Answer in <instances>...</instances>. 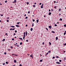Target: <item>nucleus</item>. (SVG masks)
Segmentation results:
<instances>
[{
  "label": "nucleus",
  "mask_w": 66,
  "mask_h": 66,
  "mask_svg": "<svg viewBox=\"0 0 66 66\" xmlns=\"http://www.w3.org/2000/svg\"><path fill=\"white\" fill-rule=\"evenodd\" d=\"M59 11H61V9H59Z\"/></svg>",
  "instance_id": "obj_16"
},
{
  "label": "nucleus",
  "mask_w": 66,
  "mask_h": 66,
  "mask_svg": "<svg viewBox=\"0 0 66 66\" xmlns=\"http://www.w3.org/2000/svg\"><path fill=\"white\" fill-rule=\"evenodd\" d=\"M5 3H6V2H7V1H6L5 2Z\"/></svg>",
  "instance_id": "obj_46"
},
{
  "label": "nucleus",
  "mask_w": 66,
  "mask_h": 66,
  "mask_svg": "<svg viewBox=\"0 0 66 66\" xmlns=\"http://www.w3.org/2000/svg\"><path fill=\"white\" fill-rule=\"evenodd\" d=\"M7 22H9V20H7Z\"/></svg>",
  "instance_id": "obj_41"
},
{
  "label": "nucleus",
  "mask_w": 66,
  "mask_h": 66,
  "mask_svg": "<svg viewBox=\"0 0 66 66\" xmlns=\"http://www.w3.org/2000/svg\"><path fill=\"white\" fill-rule=\"evenodd\" d=\"M17 47H19V45H17Z\"/></svg>",
  "instance_id": "obj_56"
},
{
  "label": "nucleus",
  "mask_w": 66,
  "mask_h": 66,
  "mask_svg": "<svg viewBox=\"0 0 66 66\" xmlns=\"http://www.w3.org/2000/svg\"><path fill=\"white\" fill-rule=\"evenodd\" d=\"M3 65H5V63H3Z\"/></svg>",
  "instance_id": "obj_43"
},
{
  "label": "nucleus",
  "mask_w": 66,
  "mask_h": 66,
  "mask_svg": "<svg viewBox=\"0 0 66 66\" xmlns=\"http://www.w3.org/2000/svg\"><path fill=\"white\" fill-rule=\"evenodd\" d=\"M37 23H38V20H36Z\"/></svg>",
  "instance_id": "obj_11"
},
{
  "label": "nucleus",
  "mask_w": 66,
  "mask_h": 66,
  "mask_svg": "<svg viewBox=\"0 0 66 66\" xmlns=\"http://www.w3.org/2000/svg\"><path fill=\"white\" fill-rule=\"evenodd\" d=\"M27 26H28V25L26 24V27H27Z\"/></svg>",
  "instance_id": "obj_55"
},
{
  "label": "nucleus",
  "mask_w": 66,
  "mask_h": 66,
  "mask_svg": "<svg viewBox=\"0 0 66 66\" xmlns=\"http://www.w3.org/2000/svg\"><path fill=\"white\" fill-rule=\"evenodd\" d=\"M5 40V39H4L2 40V42H4Z\"/></svg>",
  "instance_id": "obj_12"
},
{
  "label": "nucleus",
  "mask_w": 66,
  "mask_h": 66,
  "mask_svg": "<svg viewBox=\"0 0 66 66\" xmlns=\"http://www.w3.org/2000/svg\"><path fill=\"white\" fill-rule=\"evenodd\" d=\"M15 30V28H13L12 29V30Z\"/></svg>",
  "instance_id": "obj_34"
},
{
  "label": "nucleus",
  "mask_w": 66,
  "mask_h": 66,
  "mask_svg": "<svg viewBox=\"0 0 66 66\" xmlns=\"http://www.w3.org/2000/svg\"><path fill=\"white\" fill-rule=\"evenodd\" d=\"M15 33H16V32H17V30H15Z\"/></svg>",
  "instance_id": "obj_50"
},
{
  "label": "nucleus",
  "mask_w": 66,
  "mask_h": 66,
  "mask_svg": "<svg viewBox=\"0 0 66 66\" xmlns=\"http://www.w3.org/2000/svg\"><path fill=\"white\" fill-rule=\"evenodd\" d=\"M19 39H20L21 40H23L22 39V38H19Z\"/></svg>",
  "instance_id": "obj_5"
},
{
  "label": "nucleus",
  "mask_w": 66,
  "mask_h": 66,
  "mask_svg": "<svg viewBox=\"0 0 66 66\" xmlns=\"http://www.w3.org/2000/svg\"><path fill=\"white\" fill-rule=\"evenodd\" d=\"M54 3H56V2L55 1H54Z\"/></svg>",
  "instance_id": "obj_53"
},
{
  "label": "nucleus",
  "mask_w": 66,
  "mask_h": 66,
  "mask_svg": "<svg viewBox=\"0 0 66 66\" xmlns=\"http://www.w3.org/2000/svg\"><path fill=\"white\" fill-rule=\"evenodd\" d=\"M56 63L57 64H61V63H60V62H56Z\"/></svg>",
  "instance_id": "obj_7"
},
{
  "label": "nucleus",
  "mask_w": 66,
  "mask_h": 66,
  "mask_svg": "<svg viewBox=\"0 0 66 66\" xmlns=\"http://www.w3.org/2000/svg\"><path fill=\"white\" fill-rule=\"evenodd\" d=\"M14 35H16V34L15 33H14Z\"/></svg>",
  "instance_id": "obj_54"
},
{
  "label": "nucleus",
  "mask_w": 66,
  "mask_h": 66,
  "mask_svg": "<svg viewBox=\"0 0 66 66\" xmlns=\"http://www.w3.org/2000/svg\"><path fill=\"white\" fill-rule=\"evenodd\" d=\"M59 62H62V60H59Z\"/></svg>",
  "instance_id": "obj_26"
},
{
  "label": "nucleus",
  "mask_w": 66,
  "mask_h": 66,
  "mask_svg": "<svg viewBox=\"0 0 66 66\" xmlns=\"http://www.w3.org/2000/svg\"><path fill=\"white\" fill-rule=\"evenodd\" d=\"M46 29L47 31H48V28H46Z\"/></svg>",
  "instance_id": "obj_29"
},
{
  "label": "nucleus",
  "mask_w": 66,
  "mask_h": 66,
  "mask_svg": "<svg viewBox=\"0 0 66 66\" xmlns=\"http://www.w3.org/2000/svg\"><path fill=\"white\" fill-rule=\"evenodd\" d=\"M22 42H21L20 43V45H22Z\"/></svg>",
  "instance_id": "obj_19"
},
{
  "label": "nucleus",
  "mask_w": 66,
  "mask_h": 66,
  "mask_svg": "<svg viewBox=\"0 0 66 66\" xmlns=\"http://www.w3.org/2000/svg\"><path fill=\"white\" fill-rule=\"evenodd\" d=\"M10 27L11 28H15V26H11Z\"/></svg>",
  "instance_id": "obj_6"
},
{
  "label": "nucleus",
  "mask_w": 66,
  "mask_h": 66,
  "mask_svg": "<svg viewBox=\"0 0 66 66\" xmlns=\"http://www.w3.org/2000/svg\"><path fill=\"white\" fill-rule=\"evenodd\" d=\"M16 2V0H14V1L13 2V3H15Z\"/></svg>",
  "instance_id": "obj_4"
},
{
  "label": "nucleus",
  "mask_w": 66,
  "mask_h": 66,
  "mask_svg": "<svg viewBox=\"0 0 66 66\" xmlns=\"http://www.w3.org/2000/svg\"><path fill=\"white\" fill-rule=\"evenodd\" d=\"M51 12H50L49 13V14H48L49 15H51Z\"/></svg>",
  "instance_id": "obj_9"
},
{
  "label": "nucleus",
  "mask_w": 66,
  "mask_h": 66,
  "mask_svg": "<svg viewBox=\"0 0 66 66\" xmlns=\"http://www.w3.org/2000/svg\"><path fill=\"white\" fill-rule=\"evenodd\" d=\"M27 4H29V2H27Z\"/></svg>",
  "instance_id": "obj_22"
},
{
  "label": "nucleus",
  "mask_w": 66,
  "mask_h": 66,
  "mask_svg": "<svg viewBox=\"0 0 66 66\" xmlns=\"http://www.w3.org/2000/svg\"><path fill=\"white\" fill-rule=\"evenodd\" d=\"M56 58H59V56H56Z\"/></svg>",
  "instance_id": "obj_36"
},
{
  "label": "nucleus",
  "mask_w": 66,
  "mask_h": 66,
  "mask_svg": "<svg viewBox=\"0 0 66 66\" xmlns=\"http://www.w3.org/2000/svg\"><path fill=\"white\" fill-rule=\"evenodd\" d=\"M10 30H12V28L10 29Z\"/></svg>",
  "instance_id": "obj_63"
},
{
  "label": "nucleus",
  "mask_w": 66,
  "mask_h": 66,
  "mask_svg": "<svg viewBox=\"0 0 66 66\" xmlns=\"http://www.w3.org/2000/svg\"><path fill=\"white\" fill-rule=\"evenodd\" d=\"M6 64H8V63L7 62H6Z\"/></svg>",
  "instance_id": "obj_42"
},
{
  "label": "nucleus",
  "mask_w": 66,
  "mask_h": 66,
  "mask_svg": "<svg viewBox=\"0 0 66 66\" xmlns=\"http://www.w3.org/2000/svg\"><path fill=\"white\" fill-rule=\"evenodd\" d=\"M53 11V9H51V11H52H52Z\"/></svg>",
  "instance_id": "obj_35"
},
{
  "label": "nucleus",
  "mask_w": 66,
  "mask_h": 66,
  "mask_svg": "<svg viewBox=\"0 0 66 66\" xmlns=\"http://www.w3.org/2000/svg\"><path fill=\"white\" fill-rule=\"evenodd\" d=\"M25 35H24L23 36V38L24 40V38H25Z\"/></svg>",
  "instance_id": "obj_3"
},
{
  "label": "nucleus",
  "mask_w": 66,
  "mask_h": 66,
  "mask_svg": "<svg viewBox=\"0 0 66 66\" xmlns=\"http://www.w3.org/2000/svg\"><path fill=\"white\" fill-rule=\"evenodd\" d=\"M64 27H66V24H65L64 25Z\"/></svg>",
  "instance_id": "obj_23"
},
{
  "label": "nucleus",
  "mask_w": 66,
  "mask_h": 66,
  "mask_svg": "<svg viewBox=\"0 0 66 66\" xmlns=\"http://www.w3.org/2000/svg\"><path fill=\"white\" fill-rule=\"evenodd\" d=\"M65 34H66V33H65L64 32V35H65Z\"/></svg>",
  "instance_id": "obj_38"
},
{
  "label": "nucleus",
  "mask_w": 66,
  "mask_h": 66,
  "mask_svg": "<svg viewBox=\"0 0 66 66\" xmlns=\"http://www.w3.org/2000/svg\"><path fill=\"white\" fill-rule=\"evenodd\" d=\"M20 27V26H19V25H17V27Z\"/></svg>",
  "instance_id": "obj_15"
},
{
  "label": "nucleus",
  "mask_w": 66,
  "mask_h": 66,
  "mask_svg": "<svg viewBox=\"0 0 66 66\" xmlns=\"http://www.w3.org/2000/svg\"><path fill=\"white\" fill-rule=\"evenodd\" d=\"M4 54H6V52H5L4 53Z\"/></svg>",
  "instance_id": "obj_32"
},
{
  "label": "nucleus",
  "mask_w": 66,
  "mask_h": 66,
  "mask_svg": "<svg viewBox=\"0 0 66 66\" xmlns=\"http://www.w3.org/2000/svg\"><path fill=\"white\" fill-rule=\"evenodd\" d=\"M26 36H27V34H28V32H27V31H26Z\"/></svg>",
  "instance_id": "obj_8"
},
{
  "label": "nucleus",
  "mask_w": 66,
  "mask_h": 66,
  "mask_svg": "<svg viewBox=\"0 0 66 66\" xmlns=\"http://www.w3.org/2000/svg\"><path fill=\"white\" fill-rule=\"evenodd\" d=\"M20 66H22V65L21 64H20Z\"/></svg>",
  "instance_id": "obj_51"
},
{
  "label": "nucleus",
  "mask_w": 66,
  "mask_h": 66,
  "mask_svg": "<svg viewBox=\"0 0 66 66\" xmlns=\"http://www.w3.org/2000/svg\"><path fill=\"white\" fill-rule=\"evenodd\" d=\"M49 43H50V45H51V43H50V42H49Z\"/></svg>",
  "instance_id": "obj_27"
},
{
  "label": "nucleus",
  "mask_w": 66,
  "mask_h": 66,
  "mask_svg": "<svg viewBox=\"0 0 66 66\" xmlns=\"http://www.w3.org/2000/svg\"><path fill=\"white\" fill-rule=\"evenodd\" d=\"M53 59H55V57H53Z\"/></svg>",
  "instance_id": "obj_45"
},
{
  "label": "nucleus",
  "mask_w": 66,
  "mask_h": 66,
  "mask_svg": "<svg viewBox=\"0 0 66 66\" xmlns=\"http://www.w3.org/2000/svg\"><path fill=\"white\" fill-rule=\"evenodd\" d=\"M20 23V22H17V24H19Z\"/></svg>",
  "instance_id": "obj_13"
},
{
  "label": "nucleus",
  "mask_w": 66,
  "mask_h": 66,
  "mask_svg": "<svg viewBox=\"0 0 66 66\" xmlns=\"http://www.w3.org/2000/svg\"><path fill=\"white\" fill-rule=\"evenodd\" d=\"M64 45H65V46H66V43H65V44H64Z\"/></svg>",
  "instance_id": "obj_64"
},
{
  "label": "nucleus",
  "mask_w": 66,
  "mask_h": 66,
  "mask_svg": "<svg viewBox=\"0 0 66 66\" xmlns=\"http://www.w3.org/2000/svg\"><path fill=\"white\" fill-rule=\"evenodd\" d=\"M30 30L31 31H32L33 30V28H31V29H30Z\"/></svg>",
  "instance_id": "obj_14"
},
{
  "label": "nucleus",
  "mask_w": 66,
  "mask_h": 66,
  "mask_svg": "<svg viewBox=\"0 0 66 66\" xmlns=\"http://www.w3.org/2000/svg\"><path fill=\"white\" fill-rule=\"evenodd\" d=\"M51 52V51H48V53H50Z\"/></svg>",
  "instance_id": "obj_39"
},
{
  "label": "nucleus",
  "mask_w": 66,
  "mask_h": 66,
  "mask_svg": "<svg viewBox=\"0 0 66 66\" xmlns=\"http://www.w3.org/2000/svg\"><path fill=\"white\" fill-rule=\"evenodd\" d=\"M54 8H55V9H56V7L55 6V7H54Z\"/></svg>",
  "instance_id": "obj_59"
},
{
  "label": "nucleus",
  "mask_w": 66,
  "mask_h": 66,
  "mask_svg": "<svg viewBox=\"0 0 66 66\" xmlns=\"http://www.w3.org/2000/svg\"><path fill=\"white\" fill-rule=\"evenodd\" d=\"M39 5H41L42 4V3H40L39 4Z\"/></svg>",
  "instance_id": "obj_44"
},
{
  "label": "nucleus",
  "mask_w": 66,
  "mask_h": 66,
  "mask_svg": "<svg viewBox=\"0 0 66 66\" xmlns=\"http://www.w3.org/2000/svg\"><path fill=\"white\" fill-rule=\"evenodd\" d=\"M49 28L50 29H51V28H52V26H49Z\"/></svg>",
  "instance_id": "obj_2"
},
{
  "label": "nucleus",
  "mask_w": 66,
  "mask_h": 66,
  "mask_svg": "<svg viewBox=\"0 0 66 66\" xmlns=\"http://www.w3.org/2000/svg\"><path fill=\"white\" fill-rule=\"evenodd\" d=\"M52 32L53 33H55V32H54L53 31H52Z\"/></svg>",
  "instance_id": "obj_18"
},
{
  "label": "nucleus",
  "mask_w": 66,
  "mask_h": 66,
  "mask_svg": "<svg viewBox=\"0 0 66 66\" xmlns=\"http://www.w3.org/2000/svg\"><path fill=\"white\" fill-rule=\"evenodd\" d=\"M27 18H28V17H26V19H27Z\"/></svg>",
  "instance_id": "obj_47"
},
{
  "label": "nucleus",
  "mask_w": 66,
  "mask_h": 66,
  "mask_svg": "<svg viewBox=\"0 0 66 66\" xmlns=\"http://www.w3.org/2000/svg\"><path fill=\"white\" fill-rule=\"evenodd\" d=\"M33 7H35V5H33Z\"/></svg>",
  "instance_id": "obj_24"
},
{
  "label": "nucleus",
  "mask_w": 66,
  "mask_h": 66,
  "mask_svg": "<svg viewBox=\"0 0 66 66\" xmlns=\"http://www.w3.org/2000/svg\"><path fill=\"white\" fill-rule=\"evenodd\" d=\"M30 11H29L28 12V13H30Z\"/></svg>",
  "instance_id": "obj_52"
},
{
  "label": "nucleus",
  "mask_w": 66,
  "mask_h": 66,
  "mask_svg": "<svg viewBox=\"0 0 66 66\" xmlns=\"http://www.w3.org/2000/svg\"><path fill=\"white\" fill-rule=\"evenodd\" d=\"M34 24V23H33V24H32V27H33V26H34V24Z\"/></svg>",
  "instance_id": "obj_33"
},
{
  "label": "nucleus",
  "mask_w": 66,
  "mask_h": 66,
  "mask_svg": "<svg viewBox=\"0 0 66 66\" xmlns=\"http://www.w3.org/2000/svg\"><path fill=\"white\" fill-rule=\"evenodd\" d=\"M56 40H57L58 39V37H56Z\"/></svg>",
  "instance_id": "obj_10"
},
{
  "label": "nucleus",
  "mask_w": 66,
  "mask_h": 66,
  "mask_svg": "<svg viewBox=\"0 0 66 66\" xmlns=\"http://www.w3.org/2000/svg\"><path fill=\"white\" fill-rule=\"evenodd\" d=\"M60 20H61V21H62V18H60Z\"/></svg>",
  "instance_id": "obj_21"
},
{
  "label": "nucleus",
  "mask_w": 66,
  "mask_h": 66,
  "mask_svg": "<svg viewBox=\"0 0 66 66\" xmlns=\"http://www.w3.org/2000/svg\"><path fill=\"white\" fill-rule=\"evenodd\" d=\"M12 40H14V39L13 38L12 39Z\"/></svg>",
  "instance_id": "obj_40"
},
{
  "label": "nucleus",
  "mask_w": 66,
  "mask_h": 66,
  "mask_svg": "<svg viewBox=\"0 0 66 66\" xmlns=\"http://www.w3.org/2000/svg\"><path fill=\"white\" fill-rule=\"evenodd\" d=\"M49 12H50L51 11L50 10H49Z\"/></svg>",
  "instance_id": "obj_61"
},
{
  "label": "nucleus",
  "mask_w": 66,
  "mask_h": 66,
  "mask_svg": "<svg viewBox=\"0 0 66 66\" xmlns=\"http://www.w3.org/2000/svg\"><path fill=\"white\" fill-rule=\"evenodd\" d=\"M35 21V20L34 19H33V22H34V21Z\"/></svg>",
  "instance_id": "obj_31"
},
{
  "label": "nucleus",
  "mask_w": 66,
  "mask_h": 66,
  "mask_svg": "<svg viewBox=\"0 0 66 66\" xmlns=\"http://www.w3.org/2000/svg\"><path fill=\"white\" fill-rule=\"evenodd\" d=\"M10 48H11V49H12L13 48V46H10Z\"/></svg>",
  "instance_id": "obj_25"
},
{
  "label": "nucleus",
  "mask_w": 66,
  "mask_h": 66,
  "mask_svg": "<svg viewBox=\"0 0 66 66\" xmlns=\"http://www.w3.org/2000/svg\"><path fill=\"white\" fill-rule=\"evenodd\" d=\"M30 57H32V55H30Z\"/></svg>",
  "instance_id": "obj_49"
},
{
  "label": "nucleus",
  "mask_w": 66,
  "mask_h": 66,
  "mask_svg": "<svg viewBox=\"0 0 66 66\" xmlns=\"http://www.w3.org/2000/svg\"><path fill=\"white\" fill-rule=\"evenodd\" d=\"M26 42H28V40H26Z\"/></svg>",
  "instance_id": "obj_48"
},
{
  "label": "nucleus",
  "mask_w": 66,
  "mask_h": 66,
  "mask_svg": "<svg viewBox=\"0 0 66 66\" xmlns=\"http://www.w3.org/2000/svg\"><path fill=\"white\" fill-rule=\"evenodd\" d=\"M34 4H36V3H34Z\"/></svg>",
  "instance_id": "obj_60"
},
{
  "label": "nucleus",
  "mask_w": 66,
  "mask_h": 66,
  "mask_svg": "<svg viewBox=\"0 0 66 66\" xmlns=\"http://www.w3.org/2000/svg\"><path fill=\"white\" fill-rule=\"evenodd\" d=\"M46 54H48V53H47Z\"/></svg>",
  "instance_id": "obj_57"
},
{
  "label": "nucleus",
  "mask_w": 66,
  "mask_h": 66,
  "mask_svg": "<svg viewBox=\"0 0 66 66\" xmlns=\"http://www.w3.org/2000/svg\"><path fill=\"white\" fill-rule=\"evenodd\" d=\"M0 15H1V16H3V15H2V14H1Z\"/></svg>",
  "instance_id": "obj_37"
},
{
  "label": "nucleus",
  "mask_w": 66,
  "mask_h": 66,
  "mask_svg": "<svg viewBox=\"0 0 66 66\" xmlns=\"http://www.w3.org/2000/svg\"><path fill=\"white\" fill-rule=\"evenodd\" d=\"M14 63H16V60H14Z\"/></svg>",
  "instance_id": "obj_17"
},
{
  "label": "nucleus",
  "mask_w": 66,
  "mask_h": 66,
  "mask_svg": "<svg viewBox=\"0 0 66 66\" xmlns=\"http://www.w3.org/2000/svg\"><path fill=\"white\" fill-rule=\"evenodd\" d=\"M43 61V60H40V62H42Z\"/></svg>",
  "instance_id": "obj_20"
},
{
  "label": "nucleus",
  "mask_w": 66,
  "mask_h": 66,
  "mask_svg": "<svg viewBox=\"0 0 66 66\" xmlns=\"http://www.w3.org/2000/svg\"><path fill=\"white\" fill-rule=\"evenodd\" d=\"M43 5H44V4H42L41 6V9H43Z\"/></svg>",
  "instance_id": "obj_1"
},
{
  "label": "nucleus",
  "mask_w": 66,
  "mask_h": 66,
  "mask_svg": "<svg viewBox=\"0 0 66 66\" xmlns=\"http://www.w3.org/2000/svg\"><path fill=\"white\" fill-rule=\"evenodd\" d=\"M7 33H6L5 34L6 35H7Z\"/></svg>",
  "instance_id": "obj_58"
},
{
  "label": "nucleus",
  "mask_w": 66,
  "mask_h": 66,
  "mask_svg": "<svg viewBox=\"0 0 66 66\" xmlns=\"http://www.w3.org/2000/svg\"><path fill=\"white\" fill-rule=\"evenodd\" d=\"M55 27H56L57 26V25L56 24H55Z\"/></svg>",
  "instance_id": "obj_30"
},
{
  "label": "nucleus",
  "mask_w": 66,
  "mask_h": 66,
  "mask_svg": "<svg viewBox=\"0 0 66 66\" xmlns=\"http://www.w3.org/2000/svg\"><path fill=\"white\" fill-rule=\"evenodd\" d=\"M24 16H26V14H24Z\"/></svg>",
  "instance_id": "obj_62"
},
{
  "label": "nucleus",
  "mask_w": 66,
  "mask_h": 66,
  "mask_svg": "<svg viewBox=\"0 0 66 66\" xmlns=\"http://www.w3.org/2000/svg\"><path fill=\"white\" fill-rule=\"evenodd\" d=\"M24 35H26V32H24Z\"/></svg>",
  "instance_id": "obj_28"
}]
</instances>
